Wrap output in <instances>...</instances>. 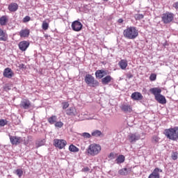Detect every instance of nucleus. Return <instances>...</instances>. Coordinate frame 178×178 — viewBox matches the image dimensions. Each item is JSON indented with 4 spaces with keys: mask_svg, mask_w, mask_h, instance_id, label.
I'll return each instance as SVG.
<instances>
[{
    "mask_svg": "<svg viewBox=\"0 0 178 178\" xmlns=\"http://www.w3.org/2000/svg\"><path fill=\"white\" fill-rule=\"evenodd\" d=\"M149 92L154 95V98H156L158 95H161V93L162 92V90H161V88H152L149 89Z\"/></svg>",
    "mask_w": 178,
    "mask_h": 178,
    "instance_id": "nucleus-17",
    "label": "nucleus"
},
{
    "mask_svg": "<svg viewBox=\"0 0 178 178\" xmlns=\"http://www.w3.org/2000/svg\"><path fill=\"white\" fill-rule=\"evenodd\" d=\"M22 109H29L31 106V102L27 99H23L19 104Z\"/></svg>",
    "mask_w": 178,
    "mask_h": 178,
    "instance_id": "nucleus-10",
    "label": "nucleus"
},
{
    "mask_svg": "<svg viewBox=\"0 0 178 178\" xmlns=\"http://www.w3.org/2000/svg\"><path fill=\"white\" fill-rule=\"evenodd\" d=\"M19 35L22 38H26L30 35V30L29 29H22L19 32Z\"/></svg>",
    "mask_w": 178,
    "mask_h": 178,
    "instance_id": "nucleus-24",
    "label": "nucleus"
},
{
    "mask_svg": "<svg viewBox=\"0 0 178 178\" xmlns=\"http://www.w3.org/2000/svg\"><path fill=\"white\" fill-rule=\"evenodd\" d=\"M131 98L134 101H141L143 99V95L138 92H135L131 94Z\"/></svg>",
    "mask_w": 178,
    "mask_h": 178,
    "instance_id": "nucleus-18",
    "label": "nucleus"
},
{
    "mask_svg": "<svg viewBox=\"0 0 178 178\" xmlns=\"http://www.w3.org/2000/svg\"><path fill=\"white\" fill-rule=\"evenodd\" d=\"M4 77H6L7 79H12L13 77V71H12V69L7 67L4 70L3 73Z\"/></svg>",
    "mask_w": 178,
    "mask_h": 178,
    "instance_id": "nucleus-14",
    "label": "nucleus"
},
{
    "mask_svg": "<svg viewBox=\"0 0 178 178\" xmlns=\"http://www.w3.org/2000/svg\"><path fill=\"white\" fill-rule=\"evenodd\" d=\"M92 136L93 137H101V136H102V132H101L99 130H95L92 132Z\"/></svg>",
    "mask_w": 178,
    "mask_h": 178,
    "instance_id": "nucleus-30",
    "label": "nucleus"
},
{
    "mask_svg": "<svg viewBox=\"0 0 178 178\" xmlns=\"http://www.w3.org/2000/svg\"><path fill=\"white\" fill-rule=\"evenodd\" d=\"M120 108L124 113H130L133 111L131 106L127 104H122Z\"/></svg>",
    "mask_w": 178,
    "mask_h": 178,
    "instance_id": "nucleus-11",
    "label": "nucleus"
},
{
    "mask_svg": "<svg viewBox=\"0 0 178 178\" xmlns=\"http://www.w3.org/2000/svg\"><path fill=\"white\" fill-rule=\"evenodd\" d=\"M71 27L74 31H81V29H83V24L76 20L72 23Z\"/></svg>",
    "mask_w": 178,
    "mask_h": 178,
    "instance_id": "nucleus-8",
    "label": "nucleus"
},
{
    "mask_svg": "<svg viewBox=\"0 0 178 178\" xmlns=\"http://www.w3.org/2000/svg\"><path fill=\"white\" fill-rule=\"evenodd\" d=\"M123 35L128 40H136L138 37V29L135 26L127 27L124 30Z\"/></svg>",
    "mask_w": 178,
    "mask_h": 178,
    "instance_id": "nucleus-1",
    "label": "nucleus"
},
{
    "mask_svg": "<svg viewBox=\"0 0 178 178\" xmlns=\"http://www.w3.org/2000/svg\"><path fill=\"white\" fill-rule=\"evenodd\" d=\"M7 23H8V17L3 15L1 17H0L1 26H6Z\"/></svg>",
    "mask_w": 178,
    "mask_h": 178,
    "instance_id": "nucleus-26",
    "label": "nucleus"
},
{
    "mask_svg": "<svg viewBox=\"0 0 178 178\" xmlns=\"http://www.w3.org/2000/svg\"><path fill=\"white\" fill-rule=\"evenodd\" d=\"M104 76H108V72L104 70H98L95 72V76L97 79H102Z\"/></svg>",
    "mask_w": 178,
    "mask_h": 178,
    "instance_id": "nucleus-16",
    "label": "nucleus"
},
{
    "mask_svg": "<svg viewBox=\"0 0 178 178\" xmlns=\"http://www.w3.org/2000/svg\"><path fill=\"white\" fill-rule=\"evenodd\" d=\"M124 156L123 155H119L118 156V158L115 159V162L116 163H118V165H120V163H123V162H124Z\"/></svg>",
    "mask_w": 178,
    "mask_h": 178,
    "instance_id": "nucleus-28",
    "label": "nucleus"
},
{
    "mask_svg": "<svg viewBox=\"0 0 178 178\" xmlns=\"http://www.w3.org/2000/svg\"><path fill=\"white\" fill-rule=\"evenodd\" d=\"M47 120L50 124H54V123L58 120V117H56V115H52Z\"/></svg>",
    "mask_w": 178,
    "mask_h": 178,
    "instance_id": "nucleus-27",
    "label": "nucleus"
},
{
    "mask_svg": "<svg viewBox=\"0 0 178 178\" xmlns=\"http://www.w3.org/2000/svg\"><path fill=\"white\" fill-rule=\"evenodd\" d=\"M63 109H67L69 108V102H64L62 103Z\"/></svg>",
    "mask_w": 178,
    "mask_h": 178,
    "instance_id": "nucleus-39",
    "label": "nucleus"
},
{
    "mask_svg": "<svg viewBox=\"0 0 178 178\" xmlns=\"http://www.w3.org/2000/svg\"><path fill=\"white\" fill-rule=\"evenodd\" d=\"M81 136V137H83V138H91V134H90V133H82Z\"/></svg>",
    "mask_w": 178,
    "mask_h": 178,
    "instance_id": "nucleus-33",
    "label": "nucleus"
},
{
    "mask_svg": "<svg viewBox=\"0 0 178 178\" xmlns=\"http://www.w3.org/2000/svg\"><path fill=\"white\" fill-rule=\"evenodd\" d=\"M159 172L162 173V169L156 168L148 178H160Z\"/></svg>",
    "mask_w": 178,
    "mask_h": 178,
    "instance_id": "nucleus-13",
    "label": "nucleus"
},
{
    "mask_svg": "<svg viewBox=\"0 0 178 178\" xmlns=\"http://www.w3.org/2000/svg\"><path fill=\"white\" fill-rule=\"evenodd\" d=\"M54 145L56 147V148H59V149L65 148V147H66V145L67 144L66 140L63 139H54Z\"/></svg>",
    "mask_w": 178,
    "mask_h": 178,
    "instance_id": "nucleus-6",
    "label": "nucleus"
},
{
    "mask_svg": "<svg viewBox=\"0 0 178 178\" xmlns=\"http://www.w3.org/2000/svg\"><path fill=\"white\" fill-rule=\"evenodd\" d=\"M172 159H173V161H176V159H177L178 158V153L177 152H173L172 154Z\"/></svg>",
    "mask_w": 178,
    "mask_h": 178,
    "instance_id": "nucleus-40",
    "label": "nucleus"
},
{
    "mask_svg": "<svg viewBox=\"0 0 178 178\" xmlns=\"http://www.w3.org/2000/svg\"><path fill=\"white\" fill-rule=\"evenodd\" d=\"M86 151L88 155L95 156V155H98L101 152V145L95 143L91 144L88 146Z\"/></svg>",
    "mask_w": 178,
    "mask_h": 178,
    "instance_id": "nucleus-3",
    "label": "nucleus"
},
{
    "mask_svg": "<svg viewBox=\"0 0 178 178\" xmlns=\"http://www.w3.org/2000/svg\"><path fill=\"white\" fill-rule=\"evenodd\" d=\"M4 90L5 91H9L10 90H12V88H10V86H9V85H6L4 87Z\"/></svg>",
    "mask_w": 178,
    "mask_h": 178,
    "instance_id": "nucleus-44",
    "label": "nucleus"
},
{
    "mask_svg": "<svg viewBox=\"0 0 178 178\" xmlns=\"http://www.w3.org/2000/svg\"><path fill=\"white\" fill-rule=\"evenodd\" d=\"M172 6H173V8H175L176 9V10H178V1L174 3Z\"/></svg>",
    "mask_w": 178,
    "mask_h": 178,
    "instance_id": "nucleus-45",
    "label": "nucleus"
},
{
    "mask_svg": "<svg viewBox=\"0 0 178 178\" xmlns=\"http://www.w3.org/2000/svg\"><path fill=\"white\" fill-rule=\"evenodd\" d=\"M164 135L168 140L172 141L178 140V127H175L173 128H169L164 130Z\"/></svg>",
    "mask_w": 178,
    "mask_h": 178,
    "instance_id": "nucleus-2",
    "label": "nucleus"
},
{
    "mask_svg": "<svg viewBox=\"0 0 178 178\" xmlns=\"http://www.w3.org/2000/svg\"><path fill=\"white\" fill-rule=\"evenodd\" d=\"M155 99L159 102V104H161L162 105H165V104H166V98L161 94L156 96Z\"/></svg>",
    "mask_w": 178,
    "mask_h": 178,
    "instance_id": "nucleus-19",
    "label": "nucleus"
},
{
    "mask_svg": "<svg viewBox=\"0 0 178 178\" xmlns=\"http://www.w3.org/2000/svg\"><path fill=\"white\" fill-rule=\"evenodd\" d=\"M10 141L13 145H19L23 141V138L19 136H10Z\"/></svg>",
    "mask_w": 178,
    "mask_h": 178,
    "instance_id": "nucleus-9",
    "label": "nucleus"
},
{
    "mask_svg": "<svg viewBox=\"0 0 178 178\" xmlns=\"http://www.w3.org/2000/svg\"><path fill=\"white\" fill-rule=\"evenodd\" d=\"M30 17L26 16L23 19V23H27V22H30Z\"/></svg>",
    "mask_w": 178,
    "mask_h": 178,
    "instance_id": "nucleus-41",
    "label": "nucleus"
},
{
    "mask_svg": "<svg viewBox=\"0 0 178 178\" xmlns=\"http://www.w3.org/2000/svg\"><path fill=\"white\" fill-rule=\"evenodd\" d=\"M29 47H30V42L26 40L22 41L19 43V49H20V51H26Z\"/></svg>",
    "mask_w": 178,
    "mask_h": 178,
    "instance_id": "nucleus-12",
    "label": "nucleus"
},
{
    "mask_svg": "<svg viewBox=\"0 0 178 178\" xmlns=\"http://www.w3.org/2000/svg\"><path fill=\"white\" fill-rule=\"evenodd\" d=\"M127 79H133V75L131 74V73L128 72L127 74Z\"/></svg>",
    "mask_w": 178,
    "mask_h": 178,
    "instance_id": "nucleus-46",
    "label": "nucleus"
},
{
    "mask_svg": "<svg viewBox=\"0 0 178 178\" xmlns=\"http://www.w3.org/2000/svg\"><path fill=\"white\" fill-rule=\"evenodd\" d=\"M159 137L156 136H154L152 137V142L153 143V144H158L159 143Z\"/></svg>",
    "mask_w": 178,
    "mask_h": 178,
    "instance_id": "nucleus-32",
    "label": "nucleus"
},
{
    "mask_svg": "<svg viewBox=\"0 0 178 178\" xmlns=\"http://www.w3.org/2000/svg\"><path fill=\"white\" fill-rule=\"evenodd\" d=\"M76 113L77 111L74 107H70L66 111V114L68 115V116H76Z\"/></svg>",
    "mask_w": 178,
    "mask_h": 178,
    "instance_id": "nucleus-20",
    "label": "nucleus"
},
{
    "mask_svg": "<svg viewBox=\"0 0 178 178\" xmlns=\"http://www.w3.org/2000/svg\"><path fill=\"white\" fill-rule=\"evenodd\" d=\"M8 40V34L0 28V41H6Z\"/></svg>",
    "mask_w": 178,
    "mask_h": 178,
    "instance_id": "nucleus-23",
    "label": "nucleus"
},
{
    "mask_svg": "<svg viewBox=\"0 0 178 178\" xmlns=\"http://www.w3.org/2000/svg\"><path fill=\"white\" fill-rule=\"evenodd\" d=\"M108 158L110 159V161H112V159H115V153H110V154L108 155Z\"/></svg>",
    "mask_w": 178,
    "mask_h": 178,
    "instance_id": "nucleus-43",
    "label": "nucleus"
},
{
    "mask_svg": "<svg viewBox=\"0 0 178 178\" xmlns=\"http://www.w3.org/2000/svg\"><path fill=\"white\" fill-rule=\"evenodd\" d=\"M118 23H123V19L120 18L118 19Z\"/></svg>",
    "mask_w": 178,
    "mask_h": 178,
    "instance_id": "nucleus-48",
    "label": "nucleus"
},
{
    "mask_svg": "<svg viewBox=\"0 0 178 178\" xmlns=\"http://www.w3.org/2000/svg\"><path fill=\"white\" fill-rule=\"evenodd\" d=\"M161 19L164 24H169V23H172V22H173V19H175V15L169 12L165 13L163 14Z\"/></svg>",
    "mask_w": 178,
    "mask_h": 178,
    "instance_id": "nucleus-5",
    "label": "nucleus"
},
{
    "mask_svg": "<svg viewBox=\"0 0 178 178\" xmlns=\"http://www.w3.org/2000/svg\"><path fill=\"white\" fill-rule=\"evenodd\" d=\"M141 138V136L138 133L129 134L128 140L131 144H134Z\"/></svg>",
    "mask_w": 178,
    "mask_h": 178,
    "instance_id": "nucleus-7",
    "label": "nucleus"
},
{
    "mask_svg": "<svg viewBox=\"0 0 178 178\" xmlns=\"http://www.w3.org/2000/svg\"><path fill=\"white\" fill-rule=\"evenodd\" d=\"M90 171V168L88 167H86L83 169V172H88Z\"/></svg>",
    "mask_w": 178,
    "mask_h": 178,
    "instance_id": "nucleus-47",
    "label": "nucleus"
},
{
    "mask_svg": "<svg viewBox=\"0 0 178 178\" xmlns=\"http://www.w3.org/2000/svg\"><path fill=\"white\" fill-rule=\"evenodd\" d=\"M69 150L71 152H79V148L76 147L74 145H70Z\"/></svg>",
    "mask_w": 178,
    "mask_h": 178,
    "instance_id": "nucleus-31",
    "label": "nucleus"
},
{
    "mask_svg": "<svg viewBox=\"0 0 178 178\" xmlns=\"http://www.w3.org/2000/svg\"><path fill=\"white\" fill-rule=\"evenodd\" d=\"M6 124V120H0V126L3 127Z\"/></svg>",
    "mask_w": 178,
    "mask_h": 178,
    "instance_id": "nucleus-42",
    "label": "nucleus"
},
{
    "mask_svg": "<svg viewBox=\"0 0 178 178\" xmlns=\"http://www.w3.org/2000/svg\"><path fill=\"white\" fill-rule=\"evenodd\" d=\"M131 172V167L124 168L118 171L119 175L121 176H127Z\"/></svg>",
    "mask_w": 178,
    "mask_h": 178,
    "instance_id": "nucleus-15",
    "label": "nucleus"
},
{
    "mask_svg": "<svg viewBox=\"0 0 178 178\" xmlns=\"http://www.w3.org/2000/svg\"><path fill=\"white\" fill-rule=\"evenodd\" d=\"M42 28L43 30H47V29L49 28V24H48V22H43Z\"/></svg>",
    "mask_w": 178,
    "mask_h": 178,
    "instance_id": "nucleus-34",
    "label": "nucleus"
},
{
    "mask_svg": "<svg viewBox=\"0 0 178 178\" xmlns=\"http://www.w3.org/2000/svg\"><path fill=\"white\" fill-rule=\"evenodd\" d=\"M103 1H106V2H108V0H103Z\"/></svg>",
    "mask_w": 178,
    "mask_h": 178,
    "instance_id": "nucleus-49",
    "label": "nucleus"
},
{
    "mask_svg": "<svg viewBox=\"0 0 178 178\" xmlns=\"http://www.w3.org/2000/svg\"><path fill=\"white\" fill-rule=\"evenodd\" d=\"M55 127H58L59 129L63 127V122H56L54 124Z\"/></svg>",
    "mask_w": 178,
    "mask_h": 178,
    "instance_id": "nucleus-36",
    "label": "nucleus"
},
{
    "mask_svg": "<svg viewBox=\"0 0 178 178\" xmlns=\"http://www.w3.org/2000/svg\"><path fill=\"white\" fill-rule=\"evenodd\" d=\"M119 66L121 67L122 70H124L127 67V60H121L119 63Z\"/></svg>",
    "mask_w": 178,
    "mask_h": 178,
    "instance_id": "nucleus-25",
    "label": "nucleus"
},
{
    "mask_svg": "<svg viewBox=\"0 0 178 178\" xmlns=\"http://www.w3.org/2000/svg\"><path fill=\"white\" fill-rule=\"evenodd\" d=\"M15 173L19 177H22L23 176V170L22 169H17Z\"/></svg>",
    "mask_w": 178,
    "mask_h": 178,
    "instance_id": "nucleus-35",
    "label": "nucleus"
},
{
    "mask_svg": "<svg viewBox=\"0 0 178 178\" xmlns=\"http://www.w3.org/2000/svg\"><path fill=\"white\" fill-rule=\"evenodd\" d=\"M112 80H113L112 76H111V75H107L104 78L102 79V83L104 86H106V84H109V83H111V81H112Z\"/></svg>",
    "mask_w": 178,
    "mask_h": 178,
    "instance_id": "nucleus-21",
    "label": "nucleus"
},
{
    "mask_svg": "<svg viewBox=\"0 0 178 178\" xmlns=\"http://www.w3.org/2000/svg\"><path fill=\"white\" fill-rule=\"evenodd\" d=\"M17 9H19V5L16 3H11L8 5V10H10V12H16Z\"/></svg>",
    "mask_w": 178,
    "mask_h": 178,
    "instance_id": "nucleus-22",
    "label": "nucleus"
},
{
    "mask_svg": "<svg viewBox=\"0 0 178 178\" xmlns=\"http://www.w3.org/2000/svg\"><path fill=\"white\" fill-rule=\"evenodd\" d=\"M150 81H155L156 80V74H152L149 76Z\"/></svg>",
    "mask_w": 178,
    "mask_h": 178,
    "instance_id": "nucleus-38",
    "label": "nucleus"
},
{
    "mask_svg": "<svg viewBox=\"0 0 178 178\" xmlns=\"http://www.w3.org/2000/svg\"><path fill=\"white\" fill-rule=\"evenodd\" d=\"M136 20H141V19H144V15L143 14H136L135 15Z\"/></svg>",
    "mask_w": 178,
    "mask_h": 178,
    "instance_id": "nucleus-37",
    "label": "nucleus"
},
{
    "mask_svg": "<svg viewBox=\"0 0 178 178\" xmlns=\"http://www.w3.org/2000/svg\"><path fill=\"white\" fill-rule=\"evenodd\" d=\"M84 80H85V83H86L88 86H90V87L95 88L99 86V82L95 80V78H94V76H92L90 74H88L86 75Z\"/></svg>",
    "mask_w": 178,
    "mask_h": 178,
    "instance_id": "nucleus-4",
    "label": "nucleus"
},
{
    "mask_svg": "<svg viewBox=\"0 0 178 178\" xmlns=\"http://www.w3.org/2000/svg\"><path fill=\"white\" fill-rule=\"evenodd\" d=\"M44 144H45L44 139L37 140L35 143L36 148H40V147H42V145H44Z\"/></svg>",
    "mask_w": 178,
    "mask_h": 178,
    "instance_id": "nucleus-29",
    "label": "nucleus"
}]
</instances>
